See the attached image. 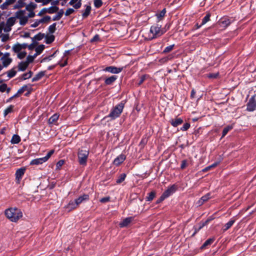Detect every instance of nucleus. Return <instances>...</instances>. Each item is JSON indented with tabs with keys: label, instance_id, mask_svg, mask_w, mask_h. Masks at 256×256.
Wrapping results in <instances>:
<instances>
[{
	"label": "nucleus",
	"instance_id": "nucleus-1",
	"mask_svg": "<svg viewBox=\"0 0 256 256\" xmlns=\"http://www.w3.org/2000/svg\"><path fill=\"white\" fill-rule=\"evenodd\" d=\"M4 214L12 222H16L22 216L20 209L16 208H10L5 210Z\"/></svg>",
	"mask_w": 256,
	"mask_h": 256
},
{
	"label": "nucleus",
	"instance_id": "nucleus-2",
	"mask_svg": "<svg viewBox=\"0 0 256 256\" xmlns=\"http://www.w3.org/2000/svg\"><path fill=\"white\" fill-rule=\"evenodd\" d=\"M125 102L122 101L120 103L116 105L110 110L109 114L104 117V118H110L111 120H114L119 117L123 111Z\"/></svg>",
	"mask_w": 256,
	"mask_h": 256
},
{
	"label": "nucleus",
	"instance_id": "nucleus-3",
	"mask_svg": "<svg viewBox=\"0 0 256 256\" xmlns=\"http://www.w3.org/2000/svg\"><path fill=\"white\" fill-rule=\"evenodd\" d=\"M164 32L161 30V26L155 24L152 26L150 28L148 34V38L152 40L163 34Z\"/></svg>",
	"mask_w": 256,
	"mask_h": 256
},
{
	"label": "nucleus",
	"instance_id": "nucleus-4",
	"mask_svg": "<svg viewBox=\"0 0 256 256\" xmlns=\"http://www.w3.org/2000/svg\"><path fill=\"white\" fill-rule=\"evenodd\" d=\"M89 154L88 150H80L78 152V161L80 164L86 166L88 156Z\"/></svg>",
	"mask_w": 256,
	"mask_h": 256
},
{
	"label": "nucleus",
	"instance_id": "nucleus-5",
	"mask_svg": "<svg viewBox=\"0 0 256 256\" xmlns=\"http://www.w3.org/2000/svg\"><path fill=\"white\" fill-rule=\"evenodd\" d=\"M24 11L20 10L16 13V17L20 19V24L22 26H24L28 20V18L26 16H24Z\"/></svg>",
	"mask_w": 256,
	"mask_h": 256
},
{
	"label": "nucleus",
	"instance_id": "nucleus-6",
	"mask_svg": "<svg viewBox=\"0 0 256 256\" xmlns=\"http://www.w3.org/2000/svg\"><path fill=\"white\" fill-rule=\"evenodd\" d=\"M123 67L118 68L114 66H106L103 69V70L106 72H108L114 74H118L120 73L123 70Z\"/></svg>",
	"mask_w": 256,
	"mask_h": 256
},
{
	"label": "nucleus",
	"instance_id": "nucleus-7",
	"mask_svg": "<svg viewBox=\"0 0 256 256\" xmlns=\"http://www.w3.org/2000/svg\"><path fill=\"white\" fill-rule=\"evenodd\" d=\"M10 56V54L9 52H6L1 58L0 60L2 62L3 66L7 67L12 62V60Z\"/></svg>",
	"mask_w": 256,
	"mask_h": 256
},
{
	"label": "nucleus",
	"instance_id": "nucleus-8",
	"mask_svg": "<svg viewBox=\"0 0 256 256\" xmlns=\"http://www.w3.org/2000/svg\"><path fill=\"white\" fill-rule=\"evenodd\" d=\"M26 168L25 167H22L17 170L15 174L16 183L20 184V180L26 172Z\"/></svg>",
	"mask_w": 256,
	"mask_h": 256
},
{
	"label": "nucleus",
	"instance_id": "nucleus-9",
	"mask_svg": "<svg viewBox=\"0 0 256 256\" xmlns=\"http://www.w3.org/2000/svg\"><path fill=\"white\" fill-rule=\"evenodd\" d=\"M247 110L249 112L254 111L256 108V101L254 96L252 97L250 100L247 104Z\"/></svg>",
	"mask_w": 256,
	"mask_h": 256
},
{
	"label": "nucleus",
	"instance_id": "nucleus-10",
	"mask_svg": "<svg viewBox=\"0 0 256 256\" xmlns=\"http://www.w3.org/2000/svg\"><path fill=\"white\" fill-rule=\"evenodd\" d=\"M176 186L174 184H173L170 187H168L162 194L164 196L165 198H167L174 194L176 191Z\"/></svg>",
	"mask_w": 256,
	"mask_h": 256
},
{
	"label": "nucleus",
	"instance_id": "nucleus-11",
	"mask_svg": "<svg viewBox=\"0 0 256 256\" xmlns=\"http://www.w3.org/2000/svg\"><path fill=\"white\" fill-rule=\"evenodd\" d=\"M183 122V120L180 118H176L174 119L172 118L170 120V124L174 127H176L182 124Z\"/></svg>",
	"mask_w": 256,
	"mask_h": 256
},
{
	"label": "nucleus",
	"instance_id": "nucleus-12",
	"mask_svg": "<svg viewBox=\"0 0 256 256\" xmlns=\"http://www.w3.org/2000/svg\"><path fill=\"white\" fill-rule=\"evenodd\" d=\"M134 220V217L130 216L126 218L123 220L120 224L119 226L120 228L126 227L129 225V224Z\"/></svg>",
	"mask_w": 256,
	"mask_h": 256
},
{
	"label": "nucleus",
	"instance_id": "nucleus-13",
	"mask_svg": "<svg viewBox=\"0 0 256 256\" xmlns=\"http://www.w3.org/2000/svg\"><path fill=\"white\" fill-rule=\"evenodd\" d=\"M126 160V156L124 154H120L114 161V164L116 166H119Z\"/></svg>",
	"mask_w": 256,
	"mask_h": 256
},
{
	"label": "nucleus",
	"instance_id": "nucleus-14",
	"mask_svg": "<svg viewBox=\"0 0 256 256\" xmlns=\"http://www.w3.org/2000/svg\"><path fill=\"white\" fill-rule=\"evenodd\" d=\"M89 200V196L88 194H84L82 196H80L78 198L76 199L75 200L78 206L82 202L84 201L88 200Z\"/></svg>",
	"mask_w": 256,
	"mask_h": 256
},
{
	"label": "nucleus",
	"instance_id": "nucleus-15",
	"mask_svg": "<svg viewBox=\"0 0 256 256\" xmlns=\"http://www.w3.org/2000/svg\"><path fill=\"white\" fill-rule=\"evenodd\" d=\"M118 78V76L113 75L105 79L104 83L106 85H110L112 84Z\"/></svg>",
	"mask_w": 256,
	"mask_h": 256
},
{
	"label": "nucleus",
	"instance_id": "nucleus-16",
	"mask_svg": "<svg viewBox=\"0 0 256 256\" xmlns=\"http://www.w3.org/2000/svg\"><path fill=\"white\" fill-rule=\"evenodd\" d=\"M69 4L73 6L74 8L78 9L81 7L82 2L80 0H71L69 2Z\"/></svg>",
	"mask_w": 256,
	"mask_h": 256
},
{
	"label": "nucleus",
	"instance_id": "nucleus-17",
	"mask_svg": "<svg viewBox=\"0 0 256 256\" xmlns=\"http://www.w3.org/2000/svg\"><path fill=\"white\" fill-rule=\"evenodd\" d=\"M230 24V20L226 18H222L219 21V24L220 26L224 28L228 26Z\"/></svg>",
	"mask_w": 256,
	"mask_h": 256
},
{
	"label": "nucleus",
	"instance_id": "nucleus-18",
	"mask_svg": "<svg viewBox=\"0 0 256 256\" xmlns=\"http://www.w3.org/2000/svg\"><path fill=\"white\" fill-rule=\"evenodd\" d=\"M210 219H208L206 221H205L202 224L200 225L198 227L194 226V232L192 234V236H194L200 229H202L204 226L206 225L210 222Z\"/></svg>",
	"mask_w": 256,
	"mask_h": 256
},
{
	"label": "nucleus",
	"instance_id": "nucleus-19",
	"mask_svg": "<svg viewBox=\"0 0 256 256\" xmlns=\"http://www.w3.org/2000/svg\"><path fill=\"white\" fill-rule=\"evenodd\" d=\"M46 160L44 158H36L32 160L30 162V165H38L40 164H42L44 162H46Z\"/></svg>",
	"mask_w": 256,
	"mask_h": 256
},
{
	"label": "nucleus",
	"instance_id": "nucleus-20",
	"mask_svg": "<svg viewBox=\"0 0 256 256\" xmlns=\"http://www.w3.org/2000/svg\"><path fill=\"white\" fill-rule=\"evenodd\" d=\"M210 194L208 193L204 196H202L200 199L198 201V204L199 206L202 205L205 202H206L210 198Z\"/></svg>",
	"mask_w": 256,
	"mask_h": 256
},
{
	"label": "nucleus",
	"instance_id": "nucleus-21",
	"mask_svg": "<svg viewBox=\"0 0 256 256\" xmlns=\"http://www.w3.org/2000/svg\"><path fill=\"white\" fill-rule=\"evenodd\" d=\"M16 0H6L0 6L2 10H6L9 5L14 4Z\"/></svg>",
	"mask_w": 256,
	"mask_h": 256
},
{
	"label": "nucleus",
	"instance_id": "nucleus-22",
	"mask_svg": "<svg viewBox=\"0 0 256 256\" xmlns=\"http://www.w3.org/2000/svg\"><path fill=\"white\" fill-rule=\"evenodd\" d=\"M28 64L26 62H21L18 64V70L19 71H24L28 68Z\"/></svg>",
	"mask_w": 256,
	"mask_h": 256
},
{
	"label": "nucleus",
	"instance_id": "nucleus-23",
	"mask_svg": "<svg viewBox=\"0 0 256 256\" xmlns=\"http://www.w3.org/2000/svg\"><path fill=\"white\" fill-rule=\"evenodd\" d=\"M214 241V238H210L208 239L201 246V249H204L207 246L212 244Z\"/></svg>",
	"mask_w": 256,
	"mask_h": 256
},
{
	"label": "nucleus",
	"instance_id": "nucleus-24",
	"mask_svg": "<svg viewBox=\"0 0 256 256\" xmlns=\"http://www.w3.org/2000/svg\"><path fill=\"white\" fill-rule=\"evenodd\" d=\"M58 118H59V115L58 114H54L52 116H50V118H49L48 124H55L58 120Z\"/></svg>",
	"mask_w": 256,
	"mask_h": 256
},
{
	"label": "nucleus",
	"instance_id": "nucleus-25",
	"mask_svg": "<svg viewBox=\"0 0 256 256\" xmlns=\"http://www.w3.org/2000/svg\"><path fill=\"white\" fill-rule=\"evenodd\" d=\"M235 222V220L232 218L224 226L223 230L224 232L228 230Z\"/></svg>",
	"mask_w": 256,
	"mask_h": 256
},
{
	"label": "nucleus",
	"instance_id": "nucleus-26",
	"mask_svg": "<svg viewBox=\"0 0 256 256\" xmlns=\"http://www.w3.org/2000/svg\"><path fill=\"white\" fill-rule=\"evenodd\" d=\"M37 7V4L33 2H30L29 4H27L26 9L28 12L34 11Z\"/></svg>",
	"mask_w": 256,
	"mask_h": 256
},
{
	"label": "nucleus",
	"instance_id": "nucleus-27",
	"mask_svg": "<svg viewBox=\"0 0 256 256\" xmlns=\"http://www.w3.org/2000/svg\"><path fill=\"white\" fill-rule=\"evenodd\" d=\"M45 72H40L38 74H36L32 78V82H36L38 81L40 79H41L44 76Z\"/></svg>",
	"mask_w": 256,
	"mask_h": 256
},
{
	"label": "nucleus",
	"instance_id": "nucleus-28",
	"mask_svg": "<svg viewBox=\"0 0 256 256\" xmlns=\"http://www.w3.org/2000/svg\"><path fill=\"white\" fill-rule=\"evenodd\" d=\"M156 195V192L154 190L150 192L148 194V196L146 198V200L148 202L152 201L155 198Z\"/></svg>",
	"mask_w": 256,
	"mask_h": 256
},
{
	"label": "nucleus",
	"instance_id": "nucleus-29",
	"mask_svg": "<svg viewBox=\"0 0 256 256\" xmlns=\"http://www.w3.org/2000/svg\"><path fill=\"white\" fill-rule=\"evenodd\" d=\"M78 206V205L76 202V200L70 201L67 206V208H68L70 210H72L76 208Z\"/></svg>",
	"mask_w": 256,
	"mask_h": 256
},
{
	"label": "nucleus",
	"instance_id": "nucleus-30",
	"mask_svg": "<svg viewBox=\"0 0 256 256\" xmlns=\"http://www.w3.org/2000/svg\"><path fill=\"white\" fill-rule=\"evenodd\" d=\"M20 141V138L18 134H14L12 138L10 140V142L12 144H18Z\"/></svg>",
	"mask_w": 256,
	"mask_h": 256
},
{
	"label": "nucleus",
	"instance_id": "nucleus-31",
	"mask_svg": "<svg viewBox=\"0 0 256 256\" xmlns=\"http://www.w3.org/2000/svg\"><path fill=\"white\" fill-rule=\"evenodd\" d=\"M14 105H10L8 107L4 112V116H6L8 114L14 111Z\"/></svg>",
	"mask_w": 256,
	"mask_h": 256
},
{
	"label": "nucleus",
	"instance_id": "nucleus-32",
	"mask_svg": "<svg viewBox=\"0 0 256 256\" xmlns=\"http://www.w3.org/2000/svg\"><path fill=\"white\" fill-rule=\"evenodd\" d=\"M58 8L56 6H51L49 8H46L47 13L54 14L57 12L58 10Z\"/></svg>",
	"mask_w": 256,
	"mask_h": 256
},
{
	"label": "nucleus",
	"instance_id": "nucleus-33",
	"mask_svg": "<svg viewBox=\"0 0 256 256\" xmlns=\"http://www.w3.org/2000/svg\"><path fill=\"white\" fill-rule=\"evenodd\" d=\"M16 20V17H10V18H9L7 20L6 24L8 26H12L15 24Z\"/></svg>",
	"mask_w": 256,
	"mask_h": 256
},
{
	"label": "nucleus",
	"instance_id": "nucleus-34",
	"mask_svg": "<svg viewBox=\"0 0 256 256\" xmlns=\"http://www.w3.org/2000/svg\"><path fill=\"white\" fill-rule=\"evenodd\" d=\"M63 14H64V10L62 9L58 12L56 15L54 16L53 17L52 20L54 21L60 20L61 18L62 17Z\"/></svg>",
	"mask_w": 256,
	"mask_h": 256
},
{
	"label": "nucleus",
	"instance_id": "nucleus-35",
	"mask_svg": "<svg viewBox=\"0 0 256 256\" xmlns=\"http://www.w3.org/2000/svg\"><path fill=\"white\" fill-rule=\"evenodd\" d=\"M12 50L16 53L20 52L22 50L21 46L20 44L17 43L12 47Z\"/></svg>",
	"mask_w": 256,
	"mask_h": 256
},
{
	"label": "nucleus",
	"instance_id": "nucleus-36",
	"mask_svg": "<svg viewBox=\"0 0 256 256\" xmlns=\"http://www.w3.org/2000/svg\"><path fill=\"white\" fill-rule=\"evenodd\" d=\"M8 79L13 78L16 74V71L14 70V68L11 69L7 72Z\"/></svg>",
	"mask_w": 256,
	"mask_h": 256
},
{
	"label": "nucleus",
	"instance_id": "nucleus-37",
	"mask_svg": "<svg viewBox=\"0 0 256 256\" xmlns=\"http://www.w3.org/2000/svg\"><path fill=\"white\" fill-rule=\"evenodd\" d=\"M126 178V174L124 173H122L120 174L118 177V179L116 180V182L117 184H120L122 182H124Z\"/></svg>",
	"mask_w": 256,
	"mask_h": 256
},
{
	"label": "nucleus",
	"instance_id": "nucleus-38",
	"mask_svg": "<svg viewBox=\"0 0 256 256\" xmlns=\"http://www.w3.org/2000/svg\"><path fill=\"white\" fill-rule=\"evenodd\" d=\"M166 13V8H164L162 11L156 14V16L157 17L158 20H160L164 16Z\"/></svg>",
	"mask_w": 256,
	"mask_h": 256
},
{
	"label": "nucleus",
	"instance_id": "nucleus-39",
	"mask_svg": "<svg viewBox=\"0 0 256 256\" xmlns=\"http://www.w3.org/2000/svg\"><path fill=\"white\" fill-rule=\"evenodd\" d=\"M44 46L43 44H40L37 46L36 48V54H35V56H37L38 54H40L44 50Z\"/></svg>",
	"mask_w": 256,
	"mask_h": 256
},
{
	"label": "nucleus",
	"instance_id": "nucleus-40",
	"mask_svg": "<svg viewBox=\"0 0 256 256\" xmlns=\"http://www.w3.org/2000/svg\"><path fill=\"white\" fill-rule=\"evenodd\" d=\"M210 16L211 14L210 12L207 13L202 20V25H204L207 22H208L210 20Z\"/></svg>",
	"mask_w": 256,
	"mask_h": 256
},
{
	"label": "nucleus",
	"instance_id": "nucleus-41",
	"mask_svg": "<svg viewBox=\"0 0 256 256\" xmlns=\"http://www.w3.org/2000/svg\"><path fill=\"white\" fill-rule=\"evenodd\" d=\"M25 0H18L16 4L14 6L16 8H20L24 7L25 5Z\"/></svg>",
	"mask_w": 256,
	"mask_h": 256
},
{
	"label": "nucleus",
	"instance_id": "nucleus-42",
	"mask_svg": "<svg viewBox=\"0 0 256 256\" xmlns=\"http://www.w3.org/2000/svg\"><path fill=\"white\" fill-rule=\"evenodd\" d=\"M232 128V126H228L224 128L222 132V138H224L228 132Z\"/></svg>",
	"mask_w": 256,
	"mask_h": 256
},
{
	"label": "nucleus",
	"instance_id": "nucleus-43",
	"mask_svg": "<svg viewBox=\"0 0 256 256\" xmlns=\"http://www.w3.org/2000/svg\"><path fill=\"white\" fill-rule=\"evenodd\" d=\"M32 75V72L30 70L28 72L22 74V78L24 80L30 78Z\"/></svg>",
	"mask_w": 256,
	"mask_h": 256
},
{
	"label": "nucleus",
	"instance_id": "nucleus-44",
	"mask_svg": "<svg viewBox=\"0 0 256 256\" xmlns=\"http://www.w3.org/2000/svg\"><path fill=\"white\" fill-rule=\"evenodd\" d=\"M91 10L90 6H87L84 12L82 14L83 18H86L90 14Z\"/></svg>",
	"mask_w": 256,
	"mask_h": 256
},
{
	"label": "nucleus",
	"instance_id": "nucleus-45",
	"mask_svg": "<svg viewBox=\"0 0 256 256\" xmlns=\"http://www.w3.org/2000/svg\"><path fill=\"white\" fill-rule=\"evenodd\" d=\"M44 34L39 32L38 34H36L33 38H32V40H34L35 39L37 40H40L44 38Z\"/></svg>",
	"mask_w": 256,
	"mask_h": 256
},
{
	"label": "nucleus",
	"instance_id": "nucleus-46",
	"mask_svg": "<svg viewBox=\"0 0 256 256\" xmlns=\"http://www.w3.org/2000/svg\"><path fill=\"white\" fill-rule=\"evenodd\" d=\"M46 43L50 44L52 43L54 40V36L53 35L46 36Z\"/></svg>",
	"mask_w": 256,
	"mask_h": 256
},
{
	"label": "nucleus",
	"instance_id": "nucleus-47",
	"mask_svg": "<svg viewBox=\"0 0 256 256\" xmlns=\"http://www.w3.org/2000/svg\"><path fill=\"white\" fill-rule=\"evenodd\" d=\"M28 90V86L27 85L23 86L20 89L18 90L17 93L19 96L22 94L24 92Z\"/></svg>",
	"mask_w": 256,
	"mask_h": 256
},
{
	"label": "nucleus",
	"instance_id": "nucleus-48",
	"mask_svg": "<svg viewBox=\"0 0 256 256\" xmlns=\"http://www.w3.org/2000/svg\"><path fill=\"white\" fill-rule=\"evenodd\" d=\"M56 30V24L54 23L48 27V31L50 33L53 34Z\"/></svg>",
	"mask_w": 256,
	"mask_h": 256
},
{
	"label": "nucleus",
	"instance_id": "nucleus-49",
	"mask_svg": "<svg viewBox=\"0 0 256 256\" xmlns=\"http://www.w3.org/2000/svg\"><path fill=\"white\" fill-rule=\"evenodd\" d=\"M174 47V44L170 45L168 46H166L164 48V50L162 52L164 53V54L169 52L173 50Z\"/></svg>",
	"mask_w": 256,
	"mask_h": 256
},
{
	"label": "nucleus",
	"instance_id": "nucleus-50",
	"mask_svg": "<svg viewBox=\"0 0 256 256\" xmlns=\"http://www.w3.org/2000/svg\"><path fill=\"white\" fill-rule=\"evenodd\" d=\"M102 4V0H94V6L96 8H100Z\"/></svg>",
	"mask_w": 256,
	"mask_h": 256
},
{
	"label": "nucleus",
	"instance_id": "nucleus-51",
	"mask_svg": "<svg viewBox=\"0 0 256 256\" xmlns=\"http://www.w3.org/2000/svg\"><path fill=\"white\" fill-rule=\"evenodd\" d=\"M148 77V76L147 75V74H144V75H142L140 78V81L138 83V86H140L141 85L143 82H144L146 80V78H147Z\"/></svg>",
	"mask_w": 256,
	"mask_h": 256
},
{
	"label": "nucleus",
	"instance_id": "nucleus-52",
	"mask_svg": "<svg viewBox=\"0 0 256 256\" xmlns=\"http://www.w3.org/2000/svg\"><path fill=\"white\" fill-rule=\"evenodd\" d=\"M190 124L188 122L185 123L183 126L180 128V130L182 131H186L190 128Z\"/></svg>",
	"mask_w": 256,
	"mask_h": 256
},
{
	"label": "nucleus",
	"instance_id": "nucleus-53",
	"mask_svg": "<svg viewBox=\"0 0 256 256\" xmlns=\"http://www.w3.org/2000/svg\"><path fill=\"white\" fill-rule=\"evenodd\" d=\"M36 56H28L26 58V62H28V64H29L30 63L32 62L34 58V57Z\"/></svg>",
	"mask_w": 256,
	"mask_h": 256
},
{
	"label": "nucleus",
	"instance_id": "nucleus-54",
	"mask_svg": "<svg viewBox=\"0 0 256 256\" xmlns=\"http://www.w3.org/2000/svg\"><path fill=\"white\" fill-rule=\"evenodd\" d=\"M50 17L48 16H46L42 18L40 20V23L46 22L50 21Z\"/></svg>",
	"mask_w": 256,
	"mask_h": 256
},
{
	"label": "nucleus",
	"instance_id": "nucleus-55",
	"mask_svg": "<svg viewBox=\"0 0 256 256\" xmlns=\"http://www.w3.org/2000/svg\"><path fill=\"white\" fill-rule=\"evenodd\" d=\"M54 150H50L48 154H47L46 155V156H45L44 158L45 159L46 161V162L50 158V157L52 156V155L54 153Z\"/></svg>",
	"mask_w": 256,
	"mask_h": 256
},
{
	"label": "nucleus",
	"instance_id": "nucleus-56",
	"mask_svg": "<svg viewBox=\"0 0 256 256\" xmlns=\"http://www.w3.org/2000/svg\"><path fill=\"white\" fill-rule=\"evenodd\" d=\"M64 160H60L56 164V169H60V168L64 165Z\"/></svg>",
	"mask_w": 256,
	"mask_h": 256
},
{
	"label": "nucleus",
	"instance_id": "nucleus-57",
	"mask_svg": "<svg viewBox=\"0 0 256 256\" xmlns=\"http://www.w3.org/2000/svg\"><path fill=\"white\" fill-rule=\"evenodd\" d=\"M9 39V36L8 34H3L1 36V40L2 42H6Z\"/></svg>",
	"mask_w": 256,
	"mask_h": 256
},
{
	"label": "nucleus",
	"instance_id": "nucleus-58",
	"mask_svg": "<svg viewBox=\"0 0 256 256\" xmlns=\"http://www.w3.org/2000/svg\"><path fill=\"white\" fill-rule=\"evenodd\" d=\"M26 54V52H20L18 54V58L20 59L24 58Z\"/></svg>",
	"mask_w": 256,
	"mask_h": 256
},
{
	"label": "nucleus",
	"instance_id": "nucleus-59",
	"mask_svg": "<svg viewBox=\"0 0 256 256\" xmlns=\"http://www.w3.org/2000/svg\"><path fill=\"white\" fill-rule=\"evenodd\" d=\"M7 84H2L0 85V92H4L6 90Z\"/></svg>",
	"mask_w": 256,
	"mask_h": 256
},
{
	"label": "nucleus",
	"instance_id": "nucleus-60",
	"mask_svg": "<svg viewBox=\"0 0 256 256\" xmlns=\"http://www.w3.org/2000/svg\"><path fill=\"white\" fill-rule=\"evenodd\" d=\"M74 12V9L72 8H69L68 10H66V12H65V15L66 16H68L72 14H73Z\"/></svg>",
	"mask_w": 256,
	"mask_h": 256
},
{
	"label": "nucleus",
	"instance_id": "nucleus-61",
	"mask_svg": "<svg viewBox=\"0 0 256 256\" xmlns=\"http://www.w3.org/2000/svg\"><path fill=\"white\" fill-rule=\"evenodd\" d=\"M187 160H182L180 165V168L182 170L184 169L187 166Z\"/></svg>",
	"mask_w": 256,
	"mask_h": 256
},
{
	"label": "nucleus",
	"instance_id": "nucleus-62",
	"mask_svg": "<svg viewBox=\"0 0 256 256\" xmlns=\"http://www.w3.org/2000/svg\"><path fill=\"white\" fill-rule=\"evenodd\" d=\"M110 200V197L106 196V197L102 198L100 201V202H101L102 203H105V202H109Z\"/></svg>",
	"mask_w": 256,
	"mask_h": 256
},
{
	"label": "nucleus",
	"instance_id": "nucleus-63",
	"mask_svg": "<svg viewBox=\"0 0 256 256\" xmlns=\"http://www.w3.org/2000/svg\"><path fill=\"white\" fill-rule=\"evenodd\" d=\"M218 73L217 74H207V77L210 78H215L218 76Z\"/></svg>",
	"mask_w": 256,
	"mask_h": 256
},
{
	"label": "nucleus",
	"instance_id": "nucleus-64",
	"mask_svg": "<svg viewBox=\"0 0 256 256\" xmlns=\"http://www.w3.org/2000/svg\"><path fill=\"white\" fill-rule=\"evenodd\" d=\"M40 24V20H36L31 25V27L32 28H36Z\"/></svg>",
	"mask_w": 256,
	"mask_h": 256
}]
</instances>
